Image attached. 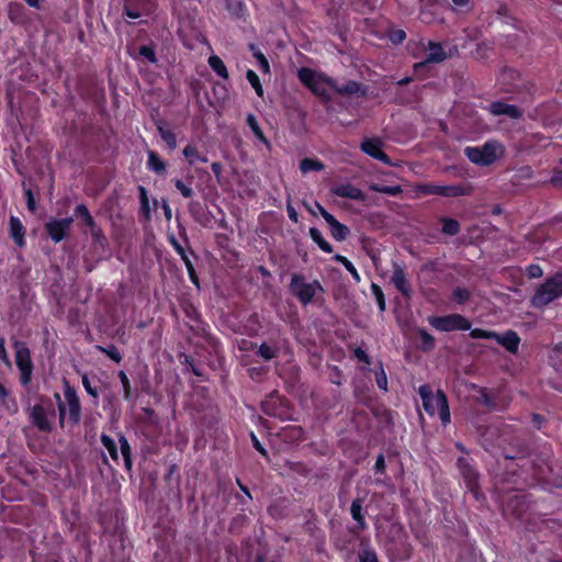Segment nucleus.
Here are the masks:
<instances>
[{"label":"nucleus","mask_w":562,"mask_h":562,"mask_svg":"<svg viewBox=\"0 0 562 562\" xmlns=\"http://www.w3.org/2000/svg\"><path fill=\"white\" fill-rule=\"evenodd\" d=\"M419 395L423 401L424 409L429 415H435L437 412L443 425L450 423L448 398L443 391L438 390L436 394H434L431 387L428 384H424L419 387Z\"/></svg>","instance_id":"obj_1"},{"label":"nucleus","mask_w":562,"mask_h":562,"mask_svg":"<svg viewBox=\"0 0 562 562\" xmlns=\"http://www.w3.org/2000/svg\"><path fill=\"white\" fill-rule=\"evenodd\" d=\"M75 216L82 221V224L89 228L92 237V249L99 257L109 252V240L102 229L97 225L88 207L85 204H78L75 209Z\"/></svg>","instance_id":"obj_2"},{"label":"nucleus","mask_w":562,"mask_h":562,"mask_svg":"<svg viewBox=\"0 0 562 562\" xmlns=\"http://www.w3.org/2000/svg\"><path fill=\"white\" fill-rule=\"evenodd\" d=\"M504 154V147L497 140H488L481 147L468 146L464 148L465 157L474 165L487 167L494 164Z\"/></svg>","instance_id":"obj_3"},{"label":"nucleus","mask_w":562,"mask_h":562,"mask_svg":"<svg viewBox=\"0 0 562 562\" xmlns=\"http://www.w3.org/2000/svg\"><path fill=\"white\" fill-rule=\"evenodd\" d=\"M562 297V273L558 272L548 278L536 291L531 297V305L537 308H542Z\"/></svg>","instance_id":"obj_4"},{"label":"nucleus","mask_w":562,"mask_h":562,"mask_svg":"<svg viewBox=\"0 0 562 562\" xmlns=\"http://www.w3.org/2000/svg\"><path fill=\"white\" fill-rule=\"evenodd\" d=\"M289 290L303 305L311 303L317 291L324 293V288L317 280L307 283L305 277L299 273L292 274Z\"/></svg>","instance_id":"obj_5"},{"label":"nucleus","mask_w":562,"mask_h":562,"mask_svg":"<svg viewBox=\"0 0 562 562\" xmlns=\"http://www.w3.org/2000/svg\"><path fill=\"white\" fill-rule=\"evenodd\" d=\"M13 349L15 352V364L21 372L20 381L23 385H27L32 380L33 362L31 359V351L26 342L21 340H14Z\"/></svg>","instance_id":"obj_6"},{"label":"nucleus","mask_w":562,"mask_h":562,"mask_svg":"<svg viewBox=\"0 0 562 562\" xmlns=\"http://www.w3.org/2000/svg\"><path fill=\"white\" fill-rule=\"evenodd\" d=\"M429 323L432 327L440 331L471 329V322L460 314L432 317Z\"/></svg>","instance_id":"obj_7"},{"label":"nucleus","mask_w":562,"mask_h":562,"mask_svg":"<svg viewBox=\"0 0 562 562\" xmlns=\"http://www.w3.org/2000/svg\"><path fill=\"white\" fill-rule=\"evenodd\" d=\"M420 192L424 194L457 198V196H462V195H470L472 193V188H471V186H463V184H451V186L424 184L420 187Z\"/></svg>","instance_id":"obj_8"},{"label":"nucleus","mask_w":562,"mask_h":562,"mask_svg":"<svg viewBox=\"0 0 562 562\" xmlns=\"http://www.w3.org/2000/svg\"><path fill=\"white\" fill-rule=\"evenodd\" d=\"M457 465L467 484V487L474 494L475 498H479V472L470 464L469 460L464 457L458 458Z\"/></svg>","instance_id":"obj_9"},{"label":"nucleus","mask_w":562,"mask_h":562,"mask_svg":"<svg viewBox=\"0 0 562 562\" xmlns=\"http://www.w3.org/2000/svg\"><path fill=\"white\" fill-rule=\"evenodd\" d=\"M65 398L68 405L69 422L72 426H77L81 419V405L76 390L65 381Z\"/></svg>","instance_id":"obj_10"},{"label":"nucleus","mask_w":562,"mask_h":562,"mask_svg":"<svg viewBox=\"0 0 562 562\" xmlns=\"http://www.w3.org/2000/svg\"><path fill=\"white\" fill-rule=\"evenodd\" d=\"M72 222V217H65L60 220L52 218L45 224L46 233L54 243H59L65 238Z\"/></svg>","instance_id":"obj_11"},{"label":"nucleus","mask_w":562,"mask_h":562,"mask_svg":"<svg viewBox=\"0 0 562 562\" xmlns=\"http://www.w3.org/2000/svg\"><path fill=\"white\" fill-rule=\"evenodd\" d=\"M383 142L379 137L364 138L360 145L361 150L370 157L392 165L390 157L382 150Z\"/></svg>","instance_id":"obj_12"},{"label":"nucleus","mask_w":562,"mask_h":562,"mask_svg":"<svg viewBox=\"0 0 562 562\" xmlns=\"http://www.w3.org/2000/svg\"><path fill=\"white\" fill-rule=\"evenodd\" d=\"M327 82L339 95H344V97H349V95H353V94H359L361 97H366L367 92H368V87H366L355 80H348L344 85H338L333 79H329Z\"/></svg>","instance_id":"obj_13"},{"label":"nucleus","mask_w":562,"mask_h":562,"mask_svg":"<svg viewBox=\"0 0 562 562\" xmlns=\"http://www.w3.org/2000/svg\"><path fill=\"white\" fill-rule=\"evenodd\" d=\"M30 420L40 431L50 432L53 430L52 423L48 420L45 407L42 404H35L30 408Z\"/></svg>","instance_id":"obj_14"},{"label":"nucleus","mask_w":562,"mask_h":562,"mask_svg":"<svg viewBox=\"0 0 562 562\" xmlns=\"http://www.w3.org/2000/svg\"><path fill=\"white\" fill-rule=\"evenodd\" d=\"M391 281L400 293H402L405 297H411L412 288L406 279L405 270L401 265L396 262L393 263V274Z\"/></svg>","instance_id":"obj_15"},{"label":"nucleus","mask_w":562,"mask_h":562,"mask_svg":"<svg viewBox=\"0 0 562 562\" xmlns=\"http://www.w3.org/2000/svg\"><path fill=\"white\" fill-rule=\"evenodd\" d=\"M488 111L495 116L506 115L510 119H520L522 116V111L518 106L502 101L492 102Z\"/></svg>","instance_id":"obj_16"},{"label":"nucleus","mask_w":562,"mask_h":562,"mask_svg":"<svg viewBox=\"0 0 562 562\" xmlns=\"http://www.w3.org/2000/svg\"><path fill=\"white\" fill-rule=\"evenodd\" d=\"M331 192L340 198H347L356 201H364L366 194L361 189L350 184H340L331 189Z\"/></svg>","instance_id":"obj_17"},{"label":"nucleus","mask_w":562,"mask_h":562,"mask_svg":"<svg viewBox=\"0 0 562 562\" xmlns=\"http://www.w3.org/2000/svg\"><path fill=\"white\" fill-rule=\"evenodd\" d=\"M493 339H495L510 353L517 352L520 342L518 334L514 330H507L503 335L496 333V337H494Z\"/></svg>","instance_id":"obj_18"},{"label":"nucleus","mask_w":562,"mask_h":562,"mask_svg":"<svg viewBox=\"0 0 562 562\" xmlns=\"http://www.w3.org/2000/svg\"><path fill=\"white\" fill-rule=\"evenodd\" d=\"M9 234L18 247H20V248L24 247V245H25V241H24L25 228H24L22 222L15 216L10 217Z\"/></svg>","instance_id":"obj_19"},{"label":"nucleus","mask_w":562,"mask_h":562,"mask_svg":"<svg viewBox=\"0 0 562 562\" xmlns=\"http://www.w3.org/2000/svg\"><path fill=\"white\" fill-rule=\"evenodd\" d=\"M429 53L424 63L415 65V68L423 67L426 63H441L447 58V55L439 43L430 41L428 43Z\"/></svg>","instance_id":"obj_20"},{"label":"nucleus","mask_w":562,"mask_h":562,"mask_svg":"<svg viewBox=\"0 0 562 562\" xmlns=\"http://www.w3.org/2000/svg\"><path fill=\"white\" fill-rule=\"evenodd\" d=\"M288 116L293 126L304 127L306 112L295 101L288 105Z\"/></svg>","instance_id":"obj_21"},{"label":"nucleus","mask_w":562,"mask_h":562,"mask_svg":"<svg viewBox=\"0 0 562 562\" xmlns=\"http://www.w3.org/2000/svg\"><path fill=\"white\" fill-rule=\"evenodd\" d=\"M8 16L14 24L23 25L27 23L29 19L25 13V8L19 2H10L8 5Z\"/></svg>","instance_id":"obj_22"},{"label":"nucleus","mask_w":562,"mask_h":562,"mask_svg":"<svg viewBox=\"0 0 562 562\" xmlns=\"http://www.w3.org/2000/svg\"><path fill=\"white\" fill-rule=\"evenodd\" d=\"M473 389L477 392L475 401L486 407L488 411L497 409L495 397L491 394L488 389L473 384Z\"/></svg>","instance_id":"obj_23"},{"label":"nucleus","mask_w":562,"mask_h":562,"mask_svg":"<svg viewBox=\"0 0 562 562\" xmlns=\"http://www.w3.org/2000/svg\"><path fill=\"white\" fill-rule=\"evenodd\" d=\"M327 224L329 225L333 238L337 241H344L350 235L349 227L338 222L335 216Z\"/></svg>","instance_id":"obj_24"},{"label":"nucleus","mask_w":562,"mask_h":562,"mask_svg":"<svg viewBox=\"0 0 562 562\" xmlns=\"http://www.w3.org/2000/svg\"><path fill=\"white\" fill-rule=\"evenodd\" d=\"M299 79L303 85L308 87L314 93H321L319 90H317V77L316 74L310 69V68H301L299 70Z\"/></svg>","instance_id":"obj_25"},{"label":"nucleus","mask_w":562,"mask_h":562,"mask_svg":"<svg viewBox=\"0 0 562 562\" xmlns=\"http://www.w3.org/2000/svg\"><path fill=\"white\" fill-rule=\"evenodd\" d=\"M362 503H363V499L358 497L352 501L351 506H350L351 517L353 520L357 521L358 529L360 531H363L367 528V524H366L364 517L362 515Z\"/></svg>","instance_id":"obj_26"},{"label":"nucleus","mask_w":562,"mask_h":562,"mask_svg":"<svg viewBox=\"0 0 562 562\" xmlns=\"http://www.w3.org/2000/svg\"><path fill=\"white\" fill-rule=\"evenodd\" d=\"M147 156V168L157 175H164L166 172L167 165L159 155L154 150H148Z\"/></svg>","instance_id":"obj_27"},{"label":"nucleus","mask_w":562,"mask_h":562,"mask_svg":"<svg viewBox=\"0 0 562 562\" xmlns=\"http://www.w3.org/2000/svg\"><path fill=\"white\" fill-rule=\"evenodd\" d=\"M156 125L161 138L164 139L168 148L170 150H173L177 147L176 134L172 131L165 127L164 121H158Z\"/></svg>","instance_id":"obj_28"},{"label":"nucleus","mask_w":562,"mask_h":562,"mask_svg":"<svg viewBox=\"0 0 562 562\" xmlns=\"http://www.w3.org/2000/svg\"><path fill=\"white\" fill-rule=\"evenodd\" d=\"M225 8L235 19H241L246 13V5L241 0H224Z\"/></svg>","instance_id":"obj_29"},{"label":"nucleus","mask_w":562,"mask_h":562,"mask_svg":"<svg viewBox=\"0 0 562 562\" xmlns=\"http://www.w3.org/2000/svg\"><path fill=\"white\" fill-rule=\"evenodd\" d=\"M310 237L312 240L324 251L327 254L333 252V246L323 237L321 231L316 227H311L308 231Z\"/></svg>","instance_id":"obj_30"},{"label":"nucleus","mask_w":562,"mask_h":562,"mask_svg":"<svg viewBox=\"0 0 562 562\" xmlns=\"http://www.w3.org/2000/svg\"><path fill=\"white\" fill-rule=\"evenodd\" d=\"M246 123L250 127V130L252 131V133L257 137V139L259 142H261L262 144H265L269 148L270 142L268 140V138L265 136L262 130L260 128L256 116L254 114H248L246 117Z\"/></svg>","instance_id":"obj_31"},{"label":"nucleus","mask_w":562,"mask_h":562,"mask_svg":"<svg viewBox=\"0 0 562 562\" xmlns=\"http://www.w3.org/2000/svg\"><path fill=\"white\" fill-rule=\"evenodd\" d=\"M440 223L442 224L441 232L448 236H456L460 233V223L450 217H441Z\"/></svg>","instance_id":"obj_32"},{"label":"nucleus","mask_w":562,"mask_h":562,"mask_svg":"<svg viewBox=\"0 0 562 562\" xmlns=\"http://www.w3.org/2000/svg\"><path fill=\"white\" fill-rule=\"evenodd\" d=\"M209 65L212 68V70L215 71L220 77H222L223 79H228V70L223 60L218 56H210Z\"/></svg>","instance_id":"obj_33"},{"label":"nucleus","mask_w":562,"mask_h":562,"mask_svg":"<svg viewBox=\"0 0 562 562\" xmlns=\"http://www.w3.org/2000/svg\"><path fill=\"white\" fill-rule=\"evenodd\" d=\"M325 168L324 164L321 160L313 158H304L300 161V170L303 173L310 171H322Z\"/></svg>","instance_id":"obj_34"},{"label":"nucleus","mask_w":562,"mask_h":562,"mask_svg":"<svg viewBox=\"0 0 562 562\" xmlns=\"http://www.w3.org/2000/svg\"><path fill=\"white\" fill-rule=\"evenodd\" d=\"M369 189L373 192L384 193L393 196L403 192L401 186H383L379 183H371Z\"/></svg>","instance_id":"obj_35"},{"label":"nucleus","mask_w":562,"mask_h":562,"mask_svg":"<svg viewBox=\"0 0 562 562\" xmlns=\"http://www.w3.org/2000/svg\"><path fill=\"white\" fill-rule=\"evenodd\" d=\"M101 443L109 451L111 458L114 461L119 460V452L115 441L106 434H102L100 437Z\"/></svg>","instance_id":"obj_36"},{"label":"nucleus","mask_w":562,"mask_h":562,"mask_svg":"<svg viewBox=\"0 0 562 562\" xmlns=\"http://www.w3.org/2000/svg\"><path fill=\"white\" fill-rule=\"evenodd\" d=\"M420 338V349L423 351H430L435 347V338L425 329L418 330Z\"/></svg>","instance_id":"obj_37"},{"label":"nucleus","mask_w":562,"mask_h":562,"mask_svg":"<svg viewBox=\"0 0 562 562\" xmlns=\"http://www.w3.org/2000/svg\"><path fill=\"white\" fill-rule=\"evenodd\" d=\"M333 259L339 263H341L346 269L347 271H349L352 276V278L355 279L356 282H360L361 281V278L357 271V269L355 268V266L352 265V262L350 260H348L346 257L341 256V255H335L333 257Z\"/></svg>","instance_id":"obj_38"},{"label":"nucleus","mask_w":562,"mask_h":562,"mask_svg":"<svg viewBox=\"0 0 562 562\" xmlns=\"http://www.w3.org/2000/svg\"><path fill=\"white\" fill-rule=\"evenodd\" d=\"M451 297L458 304H464L470 300L471 293L465 288L457 286L456 289H453Z\"/></svg>","instance_id":"obj_39"},{"label":"nucleus","mask_w":562,"mask_h":562,"mask_svg":"<svg viewBox=\"0 0 562 562\" xmlns=\"http://www.w3.org/2000/svg\"><path fill=\"white\" fill-rule=\"evenodd\" d=\"M246 78L249 81V83L251 85V87L255 89L257 95L258 97H262L263 95V89H262V86L260 83V79L257 76V74L254 70L249 69L246 72Z\"/></svg>","instance_id":"obj_40"},{"label":"nucleus","mask_w":562,"mask_h":562,"mask_svg":"<svg viewBox=\"0 0 562 562\" xmlns=\"http://www.w3.org/2000/svg\"><path fill=\"white\" fill-rule=\"evenodd\" d=\"M371 291L376 300L380 312H384L386 308V304H385L384 293H383L381 286L375 283H372Z\"/></svg>","instance_id":"obj_41"},{"label":"nucleus","mask_w":562,"mask_h":562,"mask_svg":"<svg viewBox=\"0 0 562 562\" xmlns=\"http://www.w3.org/2000/svg\"><path fill=\"white\" fill-rule=\"evenodd\" d=\"M182 261L184 262V266L187 268V271L189 273V278L193 284H195L198 288H200L199 277L195 272L194 266L190 258L188 257L187 252L184 254V257H181Z\"/></svg>","instance_id":"obj_42"},{"label":"nucleus","mask_w":562,"mask_h":562,"mask_svg":"<svg viewBox=\"0 0 562 562\" xmlns=\"http://www.w3.org/2000/svg\"><path fill=\"white\" fill-rule=\"evenodd\" d=\"M183 156L188 159L189 164L190 165H193L194 164V159H199L201 160L202 162H206V157H201L196 150L195 147L191 146V145H188L183 151H182Z\"/></svg>","instance_id":"obj_43"},{"label":"nucleus","mask_w":562,"mask_h":562,"mask_svg":"<svg viewBox=\"0 0 562 562\" xmlns=\"http://www.w3.org/2000/svg\"><path fill=\"white\" fill-rule=\"evenodd\" d=\"M257 355L268 361L277 356V350L263 342L258 347Z\"/></svg>","instance_id":"obj_44"},{"label":"nucleus","mask_w":562,"mask_h":562,"mask_svg":"<svg viewBox=\"0 0 562 562\" xmlns=\"http://www.w3.org/2000/svg\"><path fill=\"white\" fill-rule=\"evenodd\" d=\"M139 55L144 57L148 63L156 64L157 57L154 46L150 45H143L139 47Z\"/></svg>","instance_id":"obj_45"},{"label":"nucleus","mask_w":562,"mask_h":562,"mask_svg":"<svg viewBox=\"0 0 562 562\" xmlns=\"http://www.w3.org/2000/svg\"><path fill=\"white\" fill-rule=\"evenodd\" d=\"M99 349L104 352L110 359L120 363L122 360V356L119 349L114 345H109L108 347H99Z\"/></svg>","instance_id":"obj_46"},{"label":"nucleus","mask_w":562,"mask_h":562,"mask_svg":"<svg viewBox=\"0 0 562 562\" xmlns=\"http://www.w3.org/2000/svg\"><path fill=\"white\" fill-rule=\"evenodd\" d=\"M359 562H379L376 553L369 548L359 551Z\"/></svg>","instance_id":"obj_47"},{"label":"nucleus","mask_w":562,"mask_h":562,"mask_svg":"<svg viewBox=\"0 0 562 562\" xmlns=\"http://www.w3.org/2000/svg\"><path fill=\"white\" fill-rule=\"evenodd\" d=\"M528 454L527 448L525 446H519L517 450L513 452H508L507 450L503 451V457L506 460H516V459H522Z\"/></svg>","instance_id":"obj_48"},{"label":"nucleus","mask_w":562,"mask_h":562,"mask_svg":"<svg viewBox=\"0 0 562 562\" xmlns=\"http://www.w3.org/2000/svg\"><path fill=\"white\" fill-rule=\"evenodd\" d=\"M119 378H120V381H121L122 386H123L124 398L126 401H130L131 397H132L130 380H128V378H127V375H126V373L124 371H120L119 372Z\"/></svg>","instance_id":"obj_49"},{"label":"nucleus","mask_w":562,"mask_h":562,"mask_svg":"<svg viewBox=\"0 0 562 562\" xmlns=\"http://www.w3.org/2000/svg\"><path fill=\"white\" fill-rule=\"evenodd\" d=\"M470 337L474 338V339H481V338L493 339L494 337H496V333L484 330L481 328H474L470 331Z\"/></svg>","instance_id":"obj_50"},{"label":"nucleus","mask_w":562,"mask_h":562,"mask_svg":"<svg viewBox=\"0 0 562 562\" xmlns=\"http://www.w3.org/2000/svg\"><path fill=\"white\" fill-rule=\"evenodd\" d=\"M138 192H139V200H140V209H142V211H144L146 213V215H148L150 209H149V200L147 196V190L145 187L139 186Z\"/></svg>","instance_id":"obj_51"},{"label":"nucleus","mask_w":562,"mask_h":562,"mask_svg":"<svg viewBox=\"0 0 562 562\" xmlns=\"http://www.w3.org/2000/svg\"><path fill=\"white\" fill-rule=\"evenodd\" d=\"M175 187L181 192L182 196L186 199H189L193 195V190L180 179L175 180Z\"/></svg>","instance_id":"obj_52"},{"label":"nucleus","mask_w":562,"mask_h":562,"mask_svg":"<svg viewBox=\"0 0 562 562\" xmlns=\"http://www.w3.org/2000/svg\"><path fill=\"white\" fill-rule=\"evenodd\" d=\"M82 385L87 393L92 396L93 398H98L99 393L95 386H92L88 375L86 373L82 374Z\"/></svg>","instance_id":"obj_53"},{"label":"nucleus","mask_w":562,"mask_h":562,"mask_svg":"<svg viewBox=\"0 0 562 562\" xmlns=\"http://www.w3.org/2000/svg\"><path fill=\"white\" fill-rule=\"evenodd\" d=\"M405 37L406 33L403 30H394L389 34L390 41L395 45L402 44Z\"/></svg>","instance_id":"obj_54"},{"label":"nucleus","mask_w":562,"mask_h":562,"mask_svg":"<svg viewBox=\"0 0 562 562\" xmlns=\"http://www.w3.org/2000/svg\"><path fill=\"white\" fill-rule=\"evenodd\" d=\"M255 58L258 61L259 68L262 72L269 74L270 72V66L269 61L266 58V56L262 53H255Z\"/></svg>","instance_id":"obj_55"},{"label":"nucleus","mask_w":562,"mask_h":562,"mask_svg":"<svg viewBox=\"0 0 562 562\" xmlns=\"http://www.w3.org/2000/svg\"><path fill=\"white\" fill-rule=\"evenodd\" d=\"M119 442H120V450H121L122 457L132 456V448H131L127 439L125 438V436L121 435L119 437Z\"/></svg>","instance_id":"obj_56"},{"label":"nucleus","mask_w":562,"mask_h":562,"mask_svg":"<svg viewBox=\"0 0 562 562\" xmlns=\"http://www.w3.org/2000/svg\"><path fill=\"white\" fill-rule=\"evenodd\" d=\"M54 396L58 403L59 425L61 427H64L65 417H66V406H65V403H63L60 395L58 393H55Z\"/></svg>","instance_id":"obj_57"},{"label":"nucleus","mask_w":562,"mask_h":562,"mask_svg":"<svg viewBox=\"0 0 562 562\" xmlns=\"http://www.w3.org/2000/svg\"><path fill=\"white\" fill-rule=\"evenodd\" d=\"M25 198H26V205H27V209L31 211V212H35L36 211V203H35V199H34V195H33V192L31 189H25Z\"/></svg>","instance_id":"obj_58"},{"label":"nucleus","mask_w":562,"mask_h":562,"mask_svg":"<svg viewBox=\"0 0 562 562\" xmlns=\"http://www.w3.org/2000/svg\"><path fill=\"white\" fill-rule=\"evenodd\" d=\"M0 360L9 368L12 366L11 360H10V358L7 353L5 347H4L3 338H0Z\"/></svg>","instance_id":"obj_59"},{"label":"nucleus","mask_w":562,"mask_h":562,"mask_svg":"<svg viewBox=\"0 0 562 562\" xmlns=\"http://www.w3.org/2000/svg\"><path fill=\"white\" fill-rule=\"evenodd\" d=\"M527 276L530 278V279H536V278H540L542 276V269L540 268V266L538 265H530L528 268H527Z\"/></svg>","instance_id":"obj_60"},{"label":"nucleus","mask_w":562,"mask_h":562,"mask_svg":"<svg viewBox=\"0 0 562 562\" xmlns=\"http://www.w3.org/2000/svg\"><path fill=\"white\" fill-rule=\"evenodd\" d=\"M375 381H376L378 386L381 390L386 391V389H387V378H386V374L383 371V369H381V372L376 373Z\"/></svg>","instance_id":"obj_61"},{"label":"nucleus","mask_w":562,"mask_h":562,"mask_svg":"<svg viewBox=\"0 0 562 562\" xmlns=\"http://www.w3.org/2000/svg\"><path fill=\"white\" fill-rule=\"evenodd\" d=\"M250 438L254 448L263 457H268V451L263 448V446L260 443L259 439L256 437L254 432L250 434Z\"/></svg>","instance_id":"obj_62"},{"label":"nucleus","mask_w":562,"mask_h":562,"mask_svg":"<svg viewBox=\"0 0 562 562\" xmlns=\"http://www.w3.org/2000/svg\"><path fill=\"white\" fill-rule=\"evenodd\" d=\"M353 355H355V357H356L359 361H361V362H363V363H366V364H369V363H370V357H369V355H368L363 349H361L360 347H358V348H356V349L353 350Z\"/></svg>","instance_id":"obj_63"},{"label":"nucleus","mask_w":562,"mask_h":562,"mask_svg":"<svg viewBox=\"0 0 562 562\" xmlns=\"http://www.w3.org/2000/svg\"><path fill=\"white\" fill-rule=\"evenodd\" d=\"M169 241L172 245V247L175 248V250L177 251V254L180 257H184L186 249L181 246V244L178 241V239L173 235L169 236Z\"/></svg>","instance_id":"obj_64"}]
</instances>
